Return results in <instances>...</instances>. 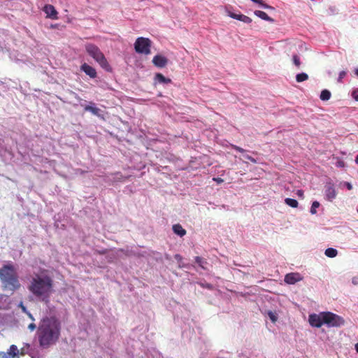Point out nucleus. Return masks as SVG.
<instances>
[{
    "instance_id": "1",
    "label": "nucleus",
    "mask_w": 358,
    "mask_h": 358,
    "mask_svg": "<svg viewBox=\"0 0 358 358\" xmlns=\"http://www.w3.org/2000/svg\"><path fill=\"white\" fill-rule=\"evenodd\" d=\"M61 324L55 317L43 318L38 327L37 336L39 345L43 348H48L55 343L60 336Z\"/></svg>"
},
{
    "instance_id": "2",
    "label": "nucleus",
    "mask_w": 358,
    "mask_h": 358,
    "mask_svg": "<svg viewBox=\"0 0 358 358\" xmlns=\"http://www.w3.org/2000/svg\"><path fill=\"white\" fill-rule=\"evenodd\" d=\"M28 289L40 301L48 303L53 292V280L48 275L34 273L30 280Z\"/></svg>"
},
{
    "instance_id": "3",
    "label": "nucleus",
    "mask_w": 358,
    "mask_h": 358,
    "mask_svg": "<svg viewBox=\"0 0 358 358\" xmlns=\"http://www.w3.org/2000/svg\"><path fill=\"white\" fill-rule=\"evenodd\" d=\"M0 280L5 290L15 292L21 286L16 268L12 264H5L0 268Z\"/></svg>"
},
{
    "instance_id": "4",
    "label": "nucleus",
    "mask_w": 358,
    "mask_h": 358,
    "mask_svg": "<svg viewBox=\"0 0 358 358\" xmlns=\"http://www.w3.org/2000/svg\"><path fill=\"white\" fill-rule=\"evenodd\" d=\"M85 50L103 69L110 70V66L99 47L92 43L85 45Z\"/></svg>"
},
{
    "instance_id": "5",
    "label": "nucleus",
    "mask_w": 358,
    "mask_h": 358,
    "mask_svg": "<svg viewBox=\"0 0 358 358\" xmlns=\"http://www.w3.org/2000/svg\"><path fill=\"white\" fill-rule=\"evenodd\" d=\"M152 41L148 38L138 37L134 43V50L138 54L148 55L151 53Z\"/></svg>"
},
{
    "instance_id": "6",
    "label": "nucleus",
    "mask_w": 358,
    "mask_h": 358,
    "mask_svg": "<svg viewBox=\"0 0 358 358\" xmlns=\"http://www.w3.org/2000/svg\"><path fill=\"white\" fill-rule=\"evenodd\" d=\"M323 322L329 327H340L345 324V320L331 312H324Z\"/></svg>"
},
{
    "instance_id": "7",
    "label": "nucleus",
    "mask_w": 358,
    "mask_h": 358,
    "mask_svg": "<svg viewBox=\"0 0 358 358\" xmlns=\"http://www.w3.org/2000/svg\"><path fill=\"white\" fill-rule=\"evenodd\" d=\"M324 316V312H322L319 314H311L309 316V323L312 327L320 328L324 322H323V317Z\"/></svg>"
},
{
    "instance_id": "8",
    "label": "nucleus",
    "mask_w": 358,
    "mask_h": 358,
    "mask_svg": "<svg viewBox=\"0 0 358 358\" xmlns=\"http://www.w3.org/2000/svg\"><path fill=\"white\" fill-rule=\"evenodd\" d=\"M19 350L15 345H11L8 352H0V358L18 357Z\"/></svg>"
},
{
    "instance_id": "9",
    "label": "nucleus",
    "mask_w": 358,
    "mask_h": 358,
    "mask_svg": "<svg viewBox=\"0 0 358 358\" xmlns=\"http://www.w3.org/2000/svg\"><path fill=\"white\" fill-rule=\"evenodd\" d=\"M152 64L158 68H164L168 64V59L161 55H155L152 59Z\"/></svg>"
},
{
    "instance_id": "10",
    "label": "nucleus",
    "mask_w": 358,
    "mask_h": 358,
    "mask_svg": "<svg viewBox=\"0 0 358 358\" xmlns=\"http://www.w3.org/2000/svg\"><path fill=\"white\" fill-rule=\"evenodd\" d=\"M43 10L48 17L51 18L52 20H57L58 18V13L52 5L47 4L43 7Z\"/></svg>"
},
{
    "instance_id": "11",
    "label": "nucleus",
    "mask_w": 358,
    "mask_h": 358,
    "mask_svg": "<svg viewBox=\"0 0 358 358\" xmlns=\"http://www.w3.org/2000/svg\"><path fill=\"white\" fill-rule=\"evenodd\" d=\"M325 194L329 201H332L336 196L334 184L329 182L325 185Z\"/></svg>"
},
{
    "instance_id": "12",
    "label": "nucleus",
    "mask_w": 358,
    "mask_h": 358,
    "mask_svg": "<svg viewBox=\"0 0 358 358\" xmlns=\"http://www.w3.org/2000/svg\"><path fill=\"white\" fill-rule=\"evenodd\" d=\"M301 280V278L300 274L298 273H290L287 274L285 277V282L290 285L294 284Z\"/></svg>"
},
{
    "instance_id": "13",
    "label": "nucleus",
    "mask_w": 358,
    "mask_h": 358,
    "mask_svg": "<svg viewBox=\"0 0 358 358\" xmlns=\"http://www.w3.org/2000/svg\"><path fill=\"white\" fill-rule=\"evenodd\" d=\"M80 69L91 78H95L96 77V69L86 63L81 65Z\"/></svg>"
},
{
    "instance_id": "14",
    "label": "nucleus",
    "mask_w": 358,
    "mask_h": 358,
    "mask_svg": "<svg viewBox=\"0 0 358 358\" xmlns=\"http://www.w3.org/2000/svg\"><path fill=\"white\" fill-rule=\"evenodd\" d=\"M173 232L180 236V237L184 236L186 234V230L182 228L180 224H176L173 226Z\"/></svg>"
},
{
    "instance_id": "15",
    "label": "nucleus",
    "mask_w": 358,
    "mask_h": 358,
    "mask_svg": "<svg viewBox=\"0 0 358 358\" xmlns=\"http://www.w3.org/2000/svg\"><path fill=\"white\" fill-rule=\"evenodd\" d=\"M255 15H257V17H260L261 19L264 20H266V21H268V22H274V20L273 18H271V17H269L264 11L255 10Z\"/></svg>"
},
{
    "instance_id": "16",
    "label": "nucleus",
    "mask_w": 358,
    "mask_h": 358,
    "mask_svg": "<svg viewBox=\"0 0 358 358\" xmlns=\"http://www.w3.org/2000/svg\"><path fill=\"white\" fill-rule=\"evenodd\" d=\"M155 80L160 83H170L171 82L170 78L164 77V75L160 73L155 74Z\"/></svg>"
},
{
    "instance_id": "17",
    "label": "nucleus",
    "mask_w": 358,
    "mask_h": 358,
    "mask_svg": "<svg viewBox=\"0 0 358 358\" xmlns=\"http://www.w3.org/2000/svg\"><path fill=\"white\" fill-rule=\"evenodd\" d=\"M324 254L327 257L333 258L338 255V251L334 248H329L325 250Z\"/></svg>"
},
{
    "instance_id": "18",
    "label": "nucleus",
    "mask_w": 358,
    "mask_h": 358,
    "mask_svg": "<svg viewBox=\"0 0 358 358\" xmlns=\"http://www.w3.org/2000/svg\"><path fill=\"white\" fill-rule=\"evenodd\" d=\"M331 92L327 90H323L322 92H321V94H320V98L321 100L322 101H328L331 98Z\"/></svg>"
},
{
    "instance_id": "19",
    "label": "nucleus",
    "mask_w": 358,
    "mask_h": 358,
    "mask_svg": "<svg viewBox=\"0 0 358 358\" xmlns=\"http://www.w3.org/2000/svg\"><path fill=\"white\" fill-rule=\"evenodd\" d=\"M308 79V75L306 73H301L296 76V80L298 83H301Z\"/></svg>"
},
{
    "instance_id": "20",
    "label": "nucleus",
    "mask_w": 358,
    "mask_h": 358,
    "mask_svg": "<svg viewBox=\"0 0 358 358\" xmlns=\"http://www.w3.org/2000/svg\"><path fill=\"white\" fill-rule=\"evenodd\" d=\"M285 202L287 205L292 208H296L298 206V201L294 199L287 198L285 199Z\"/></svg>"
},
{
    "instance_id": "21",
    "label": "nucleus",
    "mask_w": 358,
    "mask_h": 358,
    "mask_svg": "<svg viewBox=\"0 0 358 358\" xmlns=\"http://www.w3.org/2000/svg\"><path fill=\"white\" fill-rule=\"evenodd\" d=\"M85 110L90 111V112L92 113L94 115H98L100 110L96 107H93L91 106H86L85 107Z\"/></svg>"
},
{
    "instance_id": "22",
    "label": "nucleus",
    "mask_w": 358,
    "mask_h": 358,
    "mask_svg": "<svg viewBox=\"0 0 358 358\" xmlns=\"http://www.w3.org/2000/svg\"><path fill=\"white\" fill-rule=\"evenodd\" d=\"M320 203L317 201H315L313 202L311 208H310V213L311 214H315L317 213L316 208H317L320 206Z\"/></svg>"
},
{
    "instance_id": "23",
    "label": "nucleus",
    "mask_w": 358,
    "mask_h": 358,
    "mask_svg": "<svg viewBox=\"0 0 358 358\" xmlns=\"http://www.w3.org/2000/svg\"><path fill=\"white\" fill-rule=\"evenodd\" d=\"M239 20L241 22H243L244 23H246V24H250L252 21L250 17H249L248 16H246L245 15H242V16L241 17V19Z\"/></svg>"
},
{
    "instance_id": "24",
    "label": "nucleus",
    "mask_w": 358,
    "mask_h": 358,
    "mask_svg": "<svg viewBox=\"0 0 358 358\" xmlns=\"http://www.w3.org/2000/svg\"><path fill=\"white\" fill-rule=\"evenodd\" d=\"M293 62L299 68L301 65L300 58L298 55H294L293 56Z\"/></svg>"
},
{
    "instance_id": "25",
    "label": "nucleus",
    "mask_w": 358,
    "mask_h": 358,
    "mask_svg": "<svg viewBox=\"0 0 358 358\" xmlns=\"http://www.w3.org/2000/svg\"><path fill=\"white\" fill-rule=\"evenodd\" d=\"M346 74H347L346 71H341L339 73L338 78V82L341 83L343 78L346 76Z\"/></svg>"
},
{
    "instance_id": "26",
    "label": "nucleus",
    "mask_w": 358,
    "mask_h": 358,
    "mask_svg": "<svg viewBox=\"0 0 358 358\" xmlns=\"http://www.w3.org/2000/svg\"><path fill=\"white\" fill-rule=\"evenodd\" d=\"M243 14H236V13H231L229 14V16L231 17H232L233 19H236V20H239L241 19V17L242 16Z\"/></svg>"
},
{
    "instance_id": "27",
    "label": "nucleus",
    "mask_w": 358,
    "mask_h": 358,
    "mask_svg": "<svg viewBox=\"0 0 358 358\" xmlns=\"http://www.w3.org/2000/svg\"><path fill=\"white\" fill-rule=\"evenodd\" d=\"M231 148L239 152L243 153V152H245V150L244 149H243L242 148L237 146L236 145H231Z\"/></svg>"
},
{
    "instance_id": "28",
    "label": "nucleus",
    "mask_w": 358,
    "mask_h": 358,
    "mask_svg": "<svg viewBox=\"0 0 358 358\" xmlns=\"http://www.w3.org/2000/svg\"><path fill=\"white\" fill-rule=\"evenodd\" d=\"M352 96L355 101H358V89L355 90L352 92Z\"/></svg>"
},
{
    "instance_id": "29",
    "label": "nucleus",
    "mask_w": 358,
    "mask_h": 358,
    "mask_svg": "<svg viewBox=\"0 0 358 358\" xmlns=\"http://www.w3.org/2000/svg\"><path fill=\"white\" fill-rule=\"evenodd\" d=\"M195 260H196V262L197 264H199L201 266H202V263H203V259L200 257H196L195 258Z\"/></svg>"
},
{
    "instance_id": "30",
    "label": "nucleus",
    "mask_w": 358,
    "mask_h": 358,
    "mask_svg": "<svg viewBox=\"0 0 358 358\" xmlns=\"http://www.w3.org/2000/svg\"><path fill=\"white\" fill-rule=\"evenodd\" d=\"M245 157L252 163H257V160L250 155H245Z\"/></svg>"
},
{
    "instance_id": "31",
    "label": "nucleus",
    "mask_w": 358,
    "mask_h": 358,
    "mask_svg": "<svg viewBox=\"0 0 358 358\" xmlns=\"http://www.w3.org/2000/svg\"><path fill=\"white\" fill-rule=\"evenodd\" d=\"M213 180L215 181L217 184H221L224 182V180L221 178H213Z\"/></svg>"
},
{
    "instance_id": "32",
    "label": "nucleus",
    "mask_w": 358,
    "mask_h": 358,
    "mask_svg": "<svg viewBox=\"0 0 358 358\" xmlns=\"http://www.w3.org/2000/svg\"><path fill=\"white\" fill-rule=\"evenodd\" d=\"M36 328V326L34 323H31L28 326V329L31 331H34Z\"/></svg>"
},
{
    "instance_id": "33",
    "label": "nucleus",
    "mask_w": 358,
    "mask_h": 358,
    "mask_svg": "<svg viewBox=\"0 0 358 358\" xmlns=\"http://www.w3.org/2000/svg\"><path fill=\"white\" fill-rule=\"evenodd\" d=\"M352 282L355 285H358V276H355L352 278Z\"/></svg>"
},
{
    "instance_id": "34",
    "label": "nucleus",
    "mask_w": 358,
    "mask_h": 358,
    "mask_svg": "<svg viewBox=\"0 0 358 358\" xmlns=\"http://www.w3.org/2000/svg\"><path fill=\"white\" fill-rule=\"evenodd\" d=\"M345 185L349 190H351L352 189V185L348 182H345Z\"/></svg>"
},
{
    "instance_id": "35",
    "label": "nucleus",
    "mask_w": 358,
    "mask_h": 358,
    "mask_svg": "<svg viewBox=\"0 0 358 358\" xmlns=\"http://www.w3.org/2000/svg\"><path fill=\"white\" fill-rule=\"evenodd\" d=\"M297 195L300 197H303V190L301 189H299L297 191Z\"/></svg>"
},
{
    "instance_id": "36",
    "label": "nucleus",
    "mask_w": 358,
    "mask_h": 358,
    "mask_svg": "<svg viewBox=\"0 0 358 358\" xmlns=\"http://www.w3.org/2000/svg\"><path fill=\"white\" fill-rule=\"evenodd\" d=\"M270 318L273 322H275L276 320L275 317L273 315L272 313H269Z\"/></svg>"
},
{
    "instance_id": "37",
    "label": "nucleus",
    "mask_w": 358,
    "mask_h": 358,
    "mask_svg": "<svg viewBox=\"0 0 358 358\" xmlns=\"http://www.w3.org/2000/svg\"><path fill=\"white\" fill-rule=\"evenodd\" d=\"M20 353V352H18V354ZM20 355H25V352H24V349L22 348L21 350H20Z\"/></svg>"
},
{
    "instance_id": "38",
    "label": "nucleus",
    "mask_w": 358,
    "mask_h": 358,
    "mask_svg": "<svg viewBox=\"0 0 358 358\" xmlns=\"http://www.w3.org/2000/svg\"><path fill=\"white\" fill-rule=\"evenodd\" d=\"M175 259H181V257H180V255H175Z\"/></svg>"
},
{
    "instance_id": "39",
    "label": "nucleus",
    "mask_w": 358,
    "mask_h": 358,
    "mask_svg": "<svg viewBox=\"0 0 358 358\" xmlns=\"http://www.w3.org/2000/svg\"><path fill=\"white\" fill-rule=\"evenodd\" d=\"M355 348L356 352L358 353V343L355 344Z\"/></svg>"
},
{
    "instance_id": "40",
    "label": "nucleus",
    "mask_w": 358,
    "mask_h": 358,
    "mask_svg": "<svg viewBox=\"0 0 358 358\" xmlns=\"http://www.w3.org/2000/svg\"><path fill=\"white\" fill-rule=\"evenodd\" d=\"M21 306H22V310H23L24 313H26V312H27L26 308H25L22 304L21 305Z\"/></svg>"
},
{
    "instance_id": "41",
    "label": "nucleus",
    "mask_w": 358,
    "mask_h": 358,
    "mask_svg": "<svg viewBox=\"0 0 358 358\" xmlns=\"http://www.w3.org/2000/svg\"><path fill=\"white\" fill-rule=\"evenodd\" d=\"M355 162L358 164V155L356 156Z\"/></svg>"
},
{
    "instance_id": "42",
    "label": "nucleus",
    "mask_w": 358,
    "mask_h": 358,
    "mask_svg": "<svg viewBox=\"0 0 358 358\" xmlns=\"http://www.w3.org/2000/svg\"><path fill=\"white\" fill-rule=\"evenodd\" d=\"M28 315H29V317L31 320H34V318H33V317H32V315H31V313H28Z\"/></svg>"
},
{
    "instance_id": "43",
    "label": "nucleus",
    "mask_w": 358,
    "mask_h": 358,
    "mask_svg": "<svg viewBox=\"0 0 358 358\" xmlns=\"http://www.w3.org/2000/svg\"><path fill=\"white\" fill-rule=\"evenodd\" d=\"M355 73L358 76V68L355 69Z\"/></svg>"
},
{
    "instance_id": "44",
    "label": "nucleus",
    "mask_w": 358,
    "mask_h": 358,
    "mask_svg": "<svg viewBox=\"0 0 358 358\" xmlns=\"http://www.w3.org/2000/svg\"><path fill=\"white\" fill-rule=\"evenodd\" d=\"M357 212H358V209H357Z\"/></svg>"
}]
</instances>
